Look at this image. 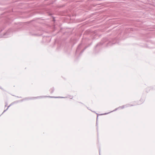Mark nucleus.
<instances>
[{
    "label": "nucleus",
    "instance_id": "nucleus-1",
    "mask_svg": "<svg viewBox=\"0 0 155 155\" xmlns=\"http://www.w3.org/2000/svg\"><path fill=\"white\" fill-rule=\"evenodd\" d=\"M133 106V105H130L129 104H127V105H124L122 106H121V107H119L117 108H116L114 110L112 111H111L109 113H105L104 114H101V115H105V114H109V113H110V112H113V111H116L117 110V109L120 108H121V109H123L125 107H129V106Z\"/></svg>",
    "mask_w": 155,
    "mask_h": 155
},
{
    "label": "nucleus",
    "instance_id": "nucleus-2",
    "mask_svg": "<svg viewBox=\"0 0 155 155\" xmlns=\"http://www.w3.org/2000/svg\"><path fill=\"white\" fill-rule=\"evenodd\" d=\"M44 97H48L50 98H64L63 97H52V96H38L35 97H32L31 98H27L26 99H34L35 98H43Z\"/></svg>",
    "mask_w": 155,
    "mask_h": 155
},
{
    "label": "nucleus",
    "instance_id": "nucleus-3",
    "mask_svg": "<svg viewBox=\"0 0 155 155\" xmlns=\"http://www.w3.org/2000/svg\"><path fill=\"white\" fill-rule=\"evenodd\" d=\"M81 44H80L78 46V47L77 48V50H76V52H78V51H79V50L81 48Z\"/></svg>",
    "mask_w": 155,
    "mask_h": 155
},
{
    "label": "nucleus",
    "instance_id": "nucleus-4",
    "mask_svg": "<svg viewBox=\"0 0 155 155\" xmlns=\"http://www.w3.org/2000/svg\"><path fill=\"white\" fill-rule=\"evenodd\" d=\"M51 93H53V92L54 91V89L53 88H51Z\"/></svg>",
    "mask_w": 155,
    "mask_h": 155
},
{
    "label": "nucleus",
    "instance_id": "nucleus-5",
    "mask_svg": "<svg viewBox=\"0 0 155 155\" xmlns=\"http://www.w3.org/2000/svg\"><path fill=\"white\" fill-rule=\"evenodd\" d=\"M100 150L99 149V153H100Z\"/></svg>",
    "mask_w": 155,
    "mask_h": 155
},
{
    "label": "nucleus",
    "instance_id": "nucleus-6",
    "mask_svg": "<svg viewBox=\"0 0 155 155\" xmlns=\"http://www.w3.org/2000/svg\"><path fill=\"white\" fill-rule=\"evenodd\" d=\"M98 44H97V45H96V47L97 46H98Z\"/></svg>",
    "mask_w": 155,
    "mask_h": 155
},
{
    "label": "nucleus",
    "instance_id": "nucleus-7",
    "mask_svg": "<svg viewBox=\"0 0 155 155\" xmlns=\"http://www.w3.org/2000/svg\"><path fill=\"white\" fill-rule=\"evenodd\" d=\"M83 51H84V50H83V51H82V52H83Z\"/></svg>",
    "mask_w": 155,
    "mask_h": 155
},
{
    "label": "nucleus",
    "instance_id": "nucleus-8",
    "mask_svg": "<svg viewBox=\"0 0 155 155\" xmlns=\"http://www.w3.org/2000/svg\"><path fill=\"white\" fill-rule=\"evenodd\" d=\"M85 50V49H84V50H83L84 51V50Z\"/></svg>",
    "mask_w": 155,
    "mask_h": 155
},
{
    "label": "nucleus",
    "instance_id": "nucleus-9",
    "mask_svg": "<svg viewBox=\"0 0 155 155\" xmlns=\"http://www.w3.org/2000/svg\"><path fill=\"white\" fill-rule=\"evenodd\" d=\"M85 50V49H84V50H83L84 51V50Z\"/></svg>",
    "mask_w": 155,
    "mask_h": 155
},
{
    "label": "nucleus",
    "instance_id": "nucleus-10",
    "mask_svg": "<svg viewBox=\"0 0 155 155\" xmlns=\"http://www.w3.org/2000/svg\"><path fill=\"white\" fill-rule=\"evenodd\" d=\"M85 50V49H84V50H83L84 51V50Z\"/></svg>",
    "mask_w": 155,
    "mask_h": 155
}]
</instances>
